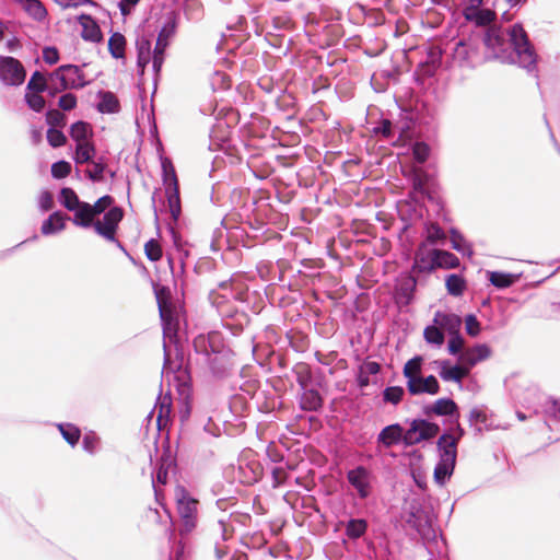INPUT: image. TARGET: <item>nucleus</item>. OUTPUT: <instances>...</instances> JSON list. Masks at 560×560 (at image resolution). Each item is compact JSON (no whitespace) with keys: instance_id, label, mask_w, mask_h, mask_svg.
I'll list each match as a JSON object with an SVG mask.
<instances>
[{"instance_id":"1","label":"nucleus","mask_w":560,"mask_h":560,"mask_svg":"<svg viewBox=\"0 0 560 560\" xmlns=\"http://www.w3.org/2000/svg\"><path fill=\"white\" fill-rule=\"evenodd\" d=\"M485 45L492 49L494 57L502 62L517 63L538 82L537 59L534 46L522 24H514L506 34L500 28L490 27L483 38Z\"/></svg>"},{"instance_id":"2","label":"nucleus","mask_w":560,"mask_h":560,"mask_svg":"<svg viewBox=\"0 0 560 560\" xmlns=\"http://www.w3.org/2000/svg\"><path fill=\"white\" fill-rule=\"evenodd\" d=\"M444 432L438 440L439 462L434 467V480L438 485L444 486L452 477L457 458V444L464 435L459 422Z\"/></svg>"},{"instance_id":"3","label":"nucleus","mask_w":560,"mask_h":560,"mask_svg":"<svg viewBox=\"0 0 560 560\" xmlns=\"http://www.w3.org/2000/svg\"><path fill=\"white\" fill-rule=\"evenodd\" d=\"M164 364L162 374L173 375V381L177 390V408L179 420H188L192 413V386L190 374L183 365V359L178 363L171 361L166 349L164 348Z\"/></svg>"},{"instance_id":"4","label":"nucleus","mask_w":560,"mask_h":560,"mask_svg":"<svg viewBox=\"0 0 560 560\" xmlns=\"http://www.w3.org/2000/svg\"><path fill=\"white\" fill-rule=\"evenodd\" d=\"M244 295L243 291L234 292L231 283L222 282L210 292L209 300L223 320L235 319L236 325L241 326L246 320V315L238 310L236 302H243Z\"/></svg>"},{"instance_id":"5","label":"nucleus","mask_w":560,"mask_h":560,"mask_svg":"<svg viewBox=\"0 0 560 560\" xmlns=\"http://www.w3.org/2000/svg\"><path fill=\"white\" fill-rule=\"evenodd\" d=\"M177 511L180 516V535L191 533L198 521V501L189 495L184 488L176 490Z\"/></svg>"},{"instance_id":"6","label":"nucleus","mask_w":560,"mask_h":560,"mask_svg":"<svg viewBox=\"0 0 560 560\" xmlns=\"http://www.w3.org/2000/svg\"><path fill=\"white\" fill-rule=\"evenodd\" d=\"M122 218L124 211L120 207H114L110 210H107L102 221H97L95 224V233L106 241L114 243L118 249L128 255L124 244L116 237L118 225Z\"/></svg>"},{"instance_id":"7","label":"nucleus","mask_w":560,"mask_h":560,"mask_svg":"<svg viewBox=\"0 0 560 560\" xmlns=\"http://www.w3.org/2000/svg\"><path fill=\"white\" fill-rule=\"evenodd\" d=\"M347 481L355 490L360 500L370 498L374 492L375 476L363 465H358L347 471Z\"/></svg>"},{"instance_id":"8","label":"nucleus","mask_w":560,"mask_h":560,"mask_svg":"<svg viewBox=\"0 0 560 560\" xmlns=\"http://www.w3.org/2000/svg\"><path fill=\"white\" fill-rule=\"evenodd\" d=\"M26 71L20 60L0 56V81L8 86H19L25 81Z\"/></svg>"},{"instance_id":"9","label":"nucleus","mask_w":560,"mask_h":560,"mask_svg":"<svg viewBox=\"0 0 560 560\" xmlns=\"http://www.w3.org/2000/svg\"><path fill=\"white\" fill-rule=\"evenodd\" d=\"M176 28V22L174 19L168 20L163 27L160 30L155 47L153 49L152 67L155 73H159L163 61L164 52L168 46V39L174 35Z\"/></svg>"},{"instance_id":"10","label":"nucleus","mask_w":560,"mask_h":560,"mask_svg":"<svg viewBox=\"0 0 560 560\" xmlns=\"http://www.w3.org/2000/svg\"><path fill=\"white\" fill-rule=\"evenodd\" d=\"M439 431L436 422H411V428L402 431V442L415 445L433 438Z\"/></svg>"},{"instance_id":"11","label":"nucleus","mask_w":560,"mask_h":560,"mask_svg":"<svg viewBox=\"0 0 560 560\" xmlns=\"http://www.w3.org/2000/svg\"><path fill=\"white\" fill-rule=\"evenodd\" d=\"M518 420H527V418L542 417L545 419L560 420V399L545 397L532 413L516 412Z\"/></svg>"},{"instance_id":"12","label":"nucleus","mask_w":560,"mask_h":560,"mask_svg":"<svg viewBox=\"0 0 560 560\" xmlns=\"http://www.w3.org/2000/svg\"><path fill=\"white\" fill-rule=\"evenodd\" d=\"M66 71H71L75 75L79 77V67L74 65H62L58 67L52 73H50L49 79L50 81H58L59 85H48L47 90L50 96H55L57 93H60L62 91H66L68 89H71L74 86L73 80H70L66 75Z\"/></svg>"},{"instance_id":"13","label":"nucleus","mask_w":560,"mask_h":560,"mask_svg":"<svg viewBox=\"0 0 560 560\" xmlns=\"http://www.w3.org/2000/svg\"><path fill=\"white\" fill-rule=\"evenodd\" d=\"M434 364L440 369V377L445 382L460 383L470 372L465 364L459 362L451 366L448 360H436Z\"/></svg>"},{"instance_id":"14","label":"nucleus","mask_w":560,"mask_h":560,"mask_svg":"<svg viewBox=\"0 0 560 560\" xmlns=\"http://www.w3.org/2000/svg\"><path fill=\"white\" fill-rule=\"evenodd\" d=\"M407 388L410 394H438L440 390V385L434 375H429L427 377H422L421 375L416 376L415 378H410L407 381Z\"/></svg>"},{"instance_id":"15","label":"nucleus","mask_w":560,"mask_h":560,"mask_svg":"<svg viewBox=\"0 0 560 560\" xmlns=\"http://www.w3.org/2000/svg\"><path fill=\"white\" fill-rule=\"evenodd\" d=\"M435 270V256L433 249L424 250L420 246L415 253L413 264L411 266V273H431Z\"/></svg>"},{"instance_id":"16","label":"nucleus","mask_w":560,"mask_h":560,"mask_svg":"<svg viewBox=\"0 0 560 560\" xmlns=\"http://www.w3.org/2000/svg\"><path fill=\"white\" fill-rule=\"evenodd\" d=\"M491 354V349L486 343L476 345L467 348L460 353L458 362L465 364L471 370L478 362L488 359Z\"/></svg>"},{"instance_id":"17","label":"nucleus","mask_w":560,"mask_h":560,"mask_svg":"<svg viewBox=\"0 0 560 560\" xmlns=\"http://www.w3.org/2000/svg\"><path fill=\"white\" fill-rule=\"evenodd\" d=\"M78 20L82 26L81 36L84 40L100 43L103 39L101 27L91 15L81 14Z\"/></svg>"},{"instance_id":"18","label":"nucleus","mask_w":560,"mask_h":560,"mask_svg":"<svg viewBox=\"0 0 560 560\" xmlns=\"http://www.w3.org/2000/svg\"><path fill=\"white\" fill-rule=\"evenodd\" d=\"M73 212L72 223L80 228H93L98 220H95V215L92 211L91 203L82 201Z\"/></svg>"},{"instance_id":"19","label":"nucleus","mask_w":560,"mask_h":560,"mask_svg":"<svg viewBox=\"0 0 560 560\" xmlns=\"http://www.w3.org/2000/svg\"><path fill=\"white\" fill-rule=\"evenodd\" d=\"M172 412V398L168 393L160 395L156 398L155 405L153 409L148 413L144 420H153L154 415L156 413L155 420H171Z\"/></svg>"},{"instance_id":"20","label":"nucleus","mask_w":560,"mask_h":560,"mask_svg":"<svg viewBox=\"0 0 560 560\" xmlns=\"http://www.w3.org/2000/svg\"><path fill=\"white\" fill-rule=\"evenodd\" d=\"M434 323L440 326L441 329L446 330L451 336H453L459 334L463 320L456 314L436 312Z\"/></svg>"},{"instance_id":"21","label":"nucleus","mask_w":560,"mask_h":560,"mask_svg":"<svg viewBox=\"0 0 560 560\" xmlns=\"http://www.w3.org/2000/svg\"><path fill=\"white\" fill-rule=\"evenodd\" d=\"M137 48V66L141 74L144 73L145 67L152 61L153 51L151 50V40L141 36L136 42Z\"/></svg>"},{"instance_id":"22","label":"nucleus","mask_w":560,"mask_h":560,"mask_svg":"<svg viewBox=\"0 0 560 560\" xmlns=\"http://www.w3.org/2000/svg\"><path fill=\"white\" fill-rule=\"evenodd\" d=\"M156 300L159 305L160 317L163 323V332L164 335H171L177 325V322L174 318L172 305L165 301H163L159 293H156Z\"/></svg>"},{"instance_id":"23","label":"nucleus","mask_w":560,"mask_h":560,"mask_svg":"<svg viewBox=\"0 0 560 560\" xmlns=\"http://www.w3.org/2000/svg\"><path fill=\"white\" fill-rule=\"evenodd\" d=\"M424 412L427 416H454L457 412V405L451 398H440L434 404L425 406Z\"/></svg>"},{"instance_id":"24","label":"nucleus","mask_w":560,"mask_h":560,"mask_svg":"<svg viewBox=\"0 0 560 560\" xmlns=\"http://www.w3.org/2000/svg\"><path fill=\"white\" fill-rule=\"evenodd\" d=\"M67 215L60 211L52 212L42 224L43 235H52L65 229Z\"/></svg>"},{"instance_id":"25","label":"nucleus","mask_w":560,"mask_h":560,"mask_svg":"<svg viewBox=\"0 0 560 560\" xmlns=\"http://www.w3.org/2000/svg\"><path fill=\"white\" fill-rule=\"evenodd\" d=\"M463 15L466 21L474 22L478 26H487L494 20V13L488 9H464Z\"/></svg>"},{"instance_id":"26","label":"nucleus","mask_w":560,"mask_h":560,"mask_svg":"<svg viewBox=\"0 0 560 560\" xmlns=\"http://www.w3.org/2000/svg\"><path fill=\"white\" fill-rule=\"evenodd\" d=\"M417 278L413 273H410L399 281L397 294L400 300H404L406 305L412 301L415 291L417 289Z\"/></svg>"},{"instance_id":"27","label":"nucleus","mask_w":560,"mask_h":560,"mask_svg":"<svg viewBox=\"0 0 560 560\" xmlns=\"http://www.w3.org/2000/svg\"><path fill=\"white\" fill-rule=\"evenodd\" d=\"M322 405V396L315 388L301 390L300 406L303 410L316 411Z\"/></svg>"},{"instance_id":"28","label":"nucleus","mask_w":560,"mask_h":560,"mask_svg":"<svg viewBox=\"0 0 560 560\" xmlns=\"http://www.w3.org/2000/svg\"><path fill=\"white\" fill-rule=\"evenodd\" d=\"M368 528L369 523L365 518H350L345 523V534L351 540L363 537Z\"/></svg>"},{"instance_id":"29","label":"nucleus","mask_w":560,"mask_h":560,"mask_svg":"<svg viewBox=\"0 0 560 560\" xmlns=\"http://www.w3.org/2000/svg\"><path fill=\"white\" fill-rule=\"evenodd\" d=\"M173 466V459L171 457L162 456L160 462L158 463L155 472L152 477V486L154 488L155 494H159V490L156 483L166 485L168 478V470Z\"/></svg>"},{"instance_id":"30","label":"nucleus","mask_w":560,"mask_h":560,"mask_svg":"<svg viewBox=\"0 0 560 560\" xmlns=\"http://www.w3.org/2000/svg\"><path fill=\"white\" fill-rule=\"evenodd\" d=\"M400 441H402V428L397 422L387 425L378 434V442L385 446L397 444Z\"/></svg>"},{"instance_id":"31","label":"nucleus","mask_w":560,"mask_h":560,"mask_svg":"<svg viewBox=\"0 0 560 560\" xmlns=\"http://www.w3.org/2000/svg\"><path fill=\"white\" fill-rule=\"evenodd\" d=\"M435 256V270L441 269H454L459 267L460 261L456 255L444 249H433Z\"/></svg>"},{"instance_id":"32","label":"nucleus","mask_w":560,"mask_h":560,"mask_svg":"<svg viewBox=\"0 0 560 560\" xmlns=\"http://www.w3.org/2000/svg\"><path fill=\"white\" fill-rule=\"evenodd\" d=\"M452 248L463 256L472 257L474 250L471 244L466 241L464 235L455 228L450 230Z\"/></svg>"},{"instance_id":"33","label":"nucleus","mask_w":560,"mask_h":560,"mask_svg":"<svg viewBox=\"0 0 560 560\" xmlns=\"http://www.w3.org/2000/svg\"><path fill=\"white\" fill-rule=\"evenodd\" d=\"M293 373L301 390L314 388L313 374L310 366L305 363H299L294 366Z\"/></svg>"},{"instance_id":"34","label":"nucleus","mask_w":560,"mask_h":560,"mask_svg":"<svg viewBox=\"0 0 560 560\" xmlns=\"http://www.w3.org/2000/svg\"><path fill=\"white\" fill-rule=\"evenodd\" d=\"M98 96L101 98L97 104V110L100 113L113 114L119 110V102L114 93L101 91Z\"/></svg>"},{"instance_id":"35","label":"nucleus","mask_w":560,"mask_h":560,"mask_svg":"<svg viewBox=\"0 0 560 560\" xmlns=\"http://www.w3.org/2000/svg\"><path fill=\"white\" fill-rule=\"evenodd\" d=\"M126 38L119 33L115 32L108 39V51L115 59L125 58Z\"/></svg>"},{"instance_id":"36","label":"nucleus","mask_w":560,"mask_h":560,"mask_svg":"<svg viewBox=\"0 0 560 560\" xmlns=\"http://www.w3.org/2000/svg\"><path fill=\"white\" fill-rule=\"evenodd\" d=\"M57 429L63 439L70 444L75 445L81 436V431L72 422H57Z\"/></svg>"},{"instance_id":"37","label":"nucleus","mask_w":560,"mask_h":560,"mask_svg":"<svg viewBox=\"0 0 560 560\" xmlns=\"http://www.w3.org/2000/svg\"><path fill=\"white\" fill-rule=\"evenodd\" d=\"M445 285L448 294L460 296L466 289V280L460 275L452 273L446 277Z\"/></svg>"},{"instance_id":"38","label":"nucleus","mask_w":560,"mask_h":560,"mask_svg":"<svg viewBox=\"0 0 560 560\" xmlns=\"http://www.w3.org/2000/svg\"><path fill=\"white\" fill-rule=\"evenodd\" d=\"M95 154V147L92 142H80L77 143L74 161L78 164L92 162Z\"/></svg>"},{"instance_id":"39","label":"nucleus","mask_w":560,"mask_h":560,"mask_svg":"<svg viewBox=\"0 0 560 560\" xmlns=\"http://www.w3.org/2000/svg\"><path fill=\"white\" fill-rule=\"evenodd\" d=\"M488 276L490 283L498 289H506L511 287L516 279L514 275L501 271H489Z\"/></svg>"},{"instance_id":"40","label":"nucleus","mask_w":560,"mask_h":560,"mask_svg":"<svg viewBox=\"0 0 560 560\" xmlns=\"http://www.w3.org/2000/svg\"><path fill=\"white\" fill-rule=\"evenodd\" d=\"M60 203L69 211H73L82 202L72 188L63 187L59 194Z\"/></svg>"},{"instance_id":"41","label":"nucleus","mask_w":560,"mask_h":560,"mask_svg":"<svg viewBox=\"0 0 560 560\" xmlns=\"http://www.w3.org/2000/svg\"><path fill=\"white\" fill-rule=\"evenodd\" d=\"M91 132L90 125L85 121L79 120L71 125L70 137L77 142H88V137Z\"/></svg>"},{"instance_id":"42","label":"nucleus","mask_w":560,"mask_h":560,"mask_svg":"<svg viewBox=\"0 0 560 560\" xmlns=\"http://www.w3.org/2000/svg\"><path fill=\"white\" fill-rule=\"evenodd\" d=\"M167 203L170 208V213L174 221H177L180 214V199H179V189H165Z\"/></svg>"},{"instance_id":"43","label":"nucleus","mask_w":560,"mask_h":560,"mask_svg":"<svg viewBox=\"0 0 560 560\" xmlns=\"http://www.w3.org/2000/svg\"><path fill=\"white\" fill-rule=\"evenodd\" d=\"M162 171H163V183L166 186L165 189H174L178 188V180L176 177V173L172 163L167 160L162 162Z\"/></svg>"},{"instance_id":"44","label":"nucleus","mask_w":560,"mask_h":560,"mask_svg":"<svg viewBox=\"0 0 560 560\" xmlns=\"http://www.w3.org/2000/svg\"><path fill=\"white\" fill-rule=\"evenodd\" d=\"M424 339L428 343L435 345L438 347L442 346L444 342V332L440 328V326H428L423 331Z\"/></svg>"},{"instance_id":"45","label":"nucleus","mask_w":560,"mask_h":560,"mask_svg":"<svg viewBox=\"0 0 560 560\" xmlns=\"http://www.w3.org/2000/svg\"><path fill=\"white\" fill-rule=\"evenodd\" d=\"M27 91L34 92V93H43L47 90V80L45 75L39 72L35 71L26 86Z\"/></svg>"},{"instance_id":"46","label":"nucleus","mask_w":560,"mask_h":560,"mask_svg":"<svg viewBox=\"0 0 560 560\" xmlns=\"http://www.w3.org/2000/svg\"><path fill=\"white\" fill-rule=\"evenodd\" d=\"M446 240V234L443 229L435 223H431L427 228V241L430 244L444 243Z\"/></svg>"},{"instance_id":"47","label":"nucleus","mask_w":560,"mask_h":560,"mask_svg":"<svg viewBox=\"0 0 560 560\" xmlns=\"http://www.w3.org/2000/svg\"><path fill=\"white\" fill-rule=\"evenodd\" d=\"M422 364V358L419 355L413 357L410 359L404 366V375L405 377L410 381V378H415L416 376L420 375Z\"/></svg>"},{"instance_id":"48","label":"nucleus","mask_w":560,"mask_h":560,"mask_svg":"<svg viewBox=\"0 0 560 560\" xmlns=\"http://www.w3.org/2000/svg\"><path fill=\"white\" fill-rule=\"evenodd\" d=\"M229 408H230L231 413L235 418H244L247 416L245 413V410H246L245 399L240 395H235L230 399Z\"/></svg>"},{"instance_id":"49","label":"nucleus","mask_w":560,"mask_h":560,"mask_svg":"<svg viewBox=\"0 0 560 560\" xmlns=\"http://www.w3.org/2000/svg\"><path fill=\"white\" fill-rule=\"evenodd\" d=\"M144 254L151 261H159L162 258V248L154 238L149 240L144 245Z\"/></svg>"},{"instance_id":"50","label":"nucleus","mask_w":560,"mask_h":560,"mask_svg":"<svg viewBox=\"0 0 560 560\" xmlns=\"http://www.w3.org/2000/svg\"><path fill=\"white\" fill-rule=\"evenodd\" d=\"M114 203V198L109 195H105L101 198H98L94 205H91L92 211L95 217H98L102 213H106L107 209L110 210Z\"/></svg>"},{"instance_id":"51","label":"nucleus","mask_w":560,"mask_h":560,"mask_svg":"<svg viewBox=\"0 0 560 560\" xmlns=\"http://www.w3.org/2000/svg\"><path fill=\"white\" fill-rule=\"evenodd\" d=\"M404 388L400 386H389L383 390V399L386 402L397 405L404 395Z\"/></svg>"},{"instance_id":"52","label":"nucleus","mask_w":560,"mask_h":560,"mask_svg":"<svg viewBox=\"0 0 560 560\" xmlns=\"http://www.w3.org/2000/svg\"><path fill=\"white\" fill-rule=\"evenodd\" d=\"M40 93H26L25 102L27 106L36 113H40L45 108V100Z\"/></svg>"},{"instance_id":"53","label":"nucleus","mask_w":560,"mask_h":560,"mask_svg":"<svg viewBox=\"0 0 560 560\" xmlns=\"http://www.w3.org/2000/svg\"><path fill=\"white\" fill-rule=\"evenodd\" d=\"M46 137L52 148L62 147L67 141L65 133L57 128H48Z\"/></svg>"},{"instance_id":"54","label":"nucleus","mask_w":560,"mask_h":560,"mask_svg":"<svg viewBox=\"0 0 560 560\" xmlns=\"http://www.w3.org/2000/svg\"><path fill=\"white\" fill-rule=\"evenodd\" d=\"M71 172V164L65 160L55 162L51 165V175L54 178L61 179L67 177Z\"/></svg>"},{"instance_id":"55","label":"nucleus","mask_w":560,"mask_h":560,"mask_svg":"<svg viewBox=\"0 0 560 560\" xmlns=\"http://www.w3.org/2000/svg\"><path fill=\"white\" fill-rule=\"evenodd\" d=\"M464 338L460 334L451 336L448 343H447V350L452 355H457L459 358L460 353H463L464 349Z\"/></svg>"},{"instance_id":"56","label":"nucleus","mask_w":560,"mask_h":560,"mask_svg":"<svg viewBox=\"0 0 560 560\" xmlns=\"http://www.w3.org/2000/svg\"><path fill=\"white\" fill-rule=\"evenodd\" d=\"M46 122L50 128L62 127L66 125V116L57 109H49L46 113Z\"/></svg>"},{"instance_id":"57","label":"nucleus","mask_w":560,"mask_h":560,"mask_svg":"<svg viewBox=\"0 0 560 560\" xmlns=\"http://www.w3.org/2000/svg\"><path fill=\"white\" fill-rule=\"evenodd\" d=\"M396 128L397 127L394 126L390 120L383 119L380 122V125L374 128L373 131L375 135H382L384 138L389 139V138L394 137V135L396 132Z\"/></svg>"},{"instance_id":"58","label":"nucleus","mask_w":560,"mask_h":560,"mask_svg":"<svg viewBox=\"0 0 560 560\" xmlns=\"http://www.w3.org/2000/svg\"><path fill=\"white\" fill-rule=\"evenodd\" d=\"M92 163H93V167L86 170V172H85L86 176L89 177V179H91L94 183L102 182L106 165L101 161L92 162Z\"/></svg>"},{"instance_id":"59","label":"nucleus","mask_w":560,"mask_h":560,"mask_svg":"<svg viewBox=\"0 0 560 560\" xmlns=\"http://www.w3.org/2000/svg\"><path fill=\"white\" fill-rule=\"evenodd\" d=\"M413 158L418 163H424L430 155V148L424 142H417L413 145Z\"/></svg>"},{"instance_id":"60","label":"nucleus","mask_w":560,"mask_h":560,"mask_svg":"<svg viewBox=\"0 0 560 560\" xmlns=\"http://www.w3.org/2000/svg\"><path fill=\"white\" fill-rule=\"evenodd\" d=\"M466 332L471 337H477L480 332V323L475 314H468L465 317Z\"/></svg>"},{"instance_id":"61","label":"nucleus","mask_w":560,"mask_h":560,"mask_svg":"<svg viewBox=\"0 0 560 560\" xmlns=\"http://www.w3.org/2000/svg\"><path fill=\"white\" fill-rule=\"evenodd\" d=\"M271 477H272V487L278 488L285 482V480L288 478V472H287L285 468L282 466H273L271 468Z\"/></svg>"},{"instance_id":"62","label":"nucleus","mask_w":560,"mask_h":560,"mask_svg":"<svg viewBox=\"0 0 560 560\" xmlns=\"http://www.w3.org/2000/svg\"><path fill=\"white\" fill-rule=\"evenodd\" d=\"M411 180H412V188L415 191L422 194V195L425 194V186H427V180H428L427 174L416 172L413 174Z\"/></svg>"},{"instance_id":"63","label":"nucleus","mask_w":560,"mask_h":560,"mask_svg":"<svg viewBox=\"0 0 560 560\" xmlns=\"http://www.w3.org/2000/svg\"><path fill=\"white\" fill-rule=\"evenodd\" d=\"M38 207L43 212L49 211L54 207V197L52 194L48 190H44L40 192L38 197Z\"/></svg>"},{"instance_id":"64","label":"nucleus","mask_w":560,"mask_h":560,"mask_svg":"<svg viewBox=\"0 0 560 560\" xmlns=\"http://www.w3.org/2000/svg\"><path fill=\"white\" fill-rule=\"evenodd\" d=\"M58 105L62 110H71L77 106V97L72 93H66L60 96Z\"/></svg>"}]
</instances>
